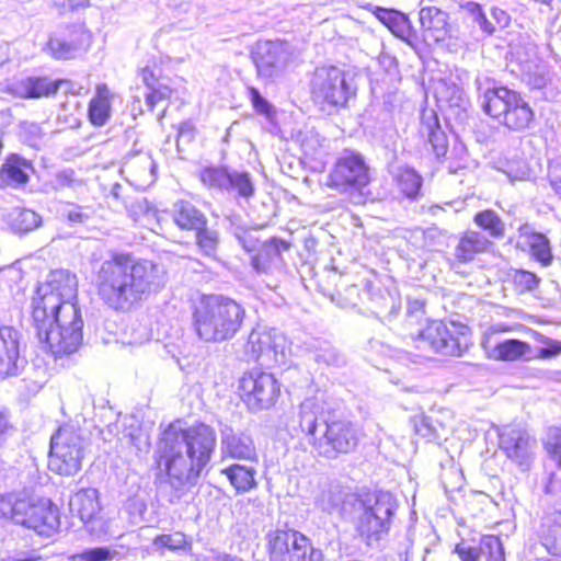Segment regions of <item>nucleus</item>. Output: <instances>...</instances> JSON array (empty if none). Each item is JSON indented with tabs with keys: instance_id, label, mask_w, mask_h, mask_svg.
Segmentation results:
<instances>
[{
	"instance_id": "f257e3e1",
	"label": "nucleus",
	"mask_w": 561,
	"mask_h": 561,
	"mask_svg": "<svg viewBox=\"0 0 561 561\" xmlns=\"http://www.w3.org/2000/svg\"><path fill=\"white\" fill-rule=\"evenodd\" d=\"M77 297V276L66 270L51 272L33 297L37 337L54 356L75 353L82 343L83 321Z\"/></svg>"
},
{
	"instance_id": "f03ea898",
	"label": "nucleus",
	"mask_w": 561,
	"mask_h": 561,
	"mask_svg": "<svg viewBox=\"0 0 561 561\" xmlns=\"http://www.w3.org/2000/svg\"><path fill=\"white\" fill-rule=\"evenodd\" d=\"M164 284L165 271L161 265L149 260H137L126 253L113 254L101 262L95 271L101 300L117 311H129Z\"/></svg>"
},
{
	"instance_id": "7ed1b4c3",
	"label": "nucleus",
	"mask_w": 561,
	"mask_h": 561,
	"mask_svg": "<svg viewBox=\"0 0 561 561\" xmlns=\"http://www.w3.org/2000/svg\"><path fill=\"white\" fill-rule=\"evenodd\" d=\"M216 446L214 430L205 424L178 431L170 426L160 443L159 467L172 489L182 491L196 483Z\"/></svg>"
},
{
	"instance_id": "20e7f679",
	"label": "nucleus",
	"mask_w": 561,
	"mask_h": 561,
	"mask_svg": "<svg viewBox=\"0 0 561 561\" xmlns=\"http://www.w3.org/2000/svg\"><path fill=\"white\" fill-rule=\"evenodd\" d=\"M299 426L307 443L320 455L330 459L340 454H348L358 444L356 426L346 420L328 421L319 413V407L312 399L300 404Z\"/></svg>"
},
{
	"instance_id": "39448f33",
	"label": "nucleus",
	"mask_w": 561,
	"mask_h": 561,
	"mask_svg": "<svg viewBox=\"0 0 561 561\" xmlns=\"http://www.w3.org/2000/svg\"><path fill=\"white\" fill-rule=\"evenodd\" d=\"M243 318L244 309L233 299L220 295L203 296L194 310V327L199 339L224 342L236 335Z\"/></svg>"
},
{
	"instance_id": "423d86ee",
	"label": "nucleus",
	"mask_w": 561,
	"mask_h": 561,
	"mask_svg": "<svg viewBox=\"0 0 561 561\" xmlns=\"http://www.w3.org/2000/svg\"><path fill=\"white\" fill-rule=\"evenodd\" d=\"M0 513L41 536H53L60 525L58 507L26 490L2 495Z\"/></svg>"
},
{
	"instance_id": "0eeeda50",
	"label": "nucleus",
	"mask_w": 561,
	"mask_h": 561,
	"mask_svg": "<svg viewBox=\"0 0 561 561\" xmlns=\"http://www.w3.org/2000/svg\"><path fill=\"white\" fill-rule=\"evenodd\" d=\"M396 510V499L388 492L380 491L360 501L354 523L358 539L367 547H377L389 534Z\"/></svg>"
},
{
	"instance_id": "6e6552de",
	"label": "nucleus",
	"mask_w": 561,
	"mask_h": 561,
	"mask_svg": "<svg viewBox=\"0 0 561 561\" xmlns=\"http://www.w3.org/2000/svg\"><path fill=\"white\" fill-rule=\"evenodd\" d=\"M483 111L512 130H524L530 126L535 114L529 104L516 91L505 87L485 89L482 94Z\"/></svg>"
},
{
	"instance_id": "1a4fd4ad",
	"label": "nucleus",
	"mask_w": 561,
	"mask_h": 561,
	"mask_svg": "<svg viewBox=\"0 0 561 561\" xmlns=\"http://www.w3.org/2000/svg\"><path fill=\"white\" fill-rule=\"evenodd\" d=\"M271 561H325L322 550L314 548L301 533L277 529L267 535Z\"/></svg>"
},
{
	"instance_id": "9d476101",
	"label": "nucleus",
	"mask_w": 561,
	"mask_h": 561,
	"mask_svg": "<svg viewBox=\"0 0 561 561\" xmlns=\"http://www.w3.org/2000/svg\"><path fill=\"white\" fill-rule=\"evenodd\" d=\"M313 101L324 107H342L354 94L346 81L344 70L334 66H323L314 70L311 80Z\"/></svg>"
},
{
	"instance_id": "9b49d317",
	"label": "nucleus",
	"mask_w": 561,
	"mask_h": 561,
	"mask_svg": "<svg viewBox=\"0 0 561 561\" xmlns=\"http://www.w3.org/2000/svg\"><path fill=\"white\" fill-rule=\"evenodd\" d=\"M84 458L81 436L70 427H61L50 440L48 468L61 476L76 474Z\"/></svg>"
},
{
	"instance_id": "f8f14e48",
	"label": "nucleus",
	"mask_w": 561,
	"mask_h": 561,
	"mask_svg": "<svg viewBox=\"0 0 561 561\" xmlns=\"http://www.w3.org/2000/svg\"><path fill=\"white\" fill-rule=\"evenodd\" d=\"M286 337L277 330L257 327L249 334L244 352L267 367L283 365L286 360Z\"/></svg>"
},
{
	"instance_id": "ddd939ff",
	"label": "nucleus",
	"mask_w": 561,
	"mask_h": 561,
	"mask_svg": "<svg viewBox=\"0 0 561 561\" xmlns=\"http://www.w3.org/2000/svg\"><path fill=\"white\" fill-rule=\"evenodd\" d=\"M465 328L455 322L431 321L419 334L417 347L444 355H460L466 342Z\"/></svg>"
},
{
	"instance_id": "4468645a",
	"label": "nucleus",
	"mask_w": 561,
	"mask_h": 561,
	"mask_svg": "<svg viewBox=\"0 0 561 561\" xmlns=\"http://www.w3.org/2000/svg\"><path fill=\"white\" fill-rule=\"evenodd\" d=\"M369 182L368 168L364 160L354 153L340 157L330 172L327 185L340 193L357 192L359 198Z\"/></svg>"
},
{
	"instance_id": "2eb2a0df",
	"label": "nucleus",
	"mask_w": 561,
	"mask_h": 561,
	"mask_svg": "<svg viewBox=\"0 0 561 561\" xmlns=\"http://www.w3.org/2000/svg\"><path fill=\"white\" fill-rule=\"evenodd\" d=\"M240 393L247 407L252 411L268 409L279 394L277 380L272 374L252 370L240 379Z\"/></svg>"
},
{
	"instance_id": "dca6fc26",
	"label": "nucleus",
	"mask_w": 561,
	"mask_h": 561,
	"mask_svg": "<svg viewBox=\"0 0 561 561\" xmlns=\"http://www.w3.org/2000/svg\"><path fill=\"white\" fill-rule=\"evenodd\" d=\"M293 59L291 46L283 41H260L253 50V61L260 78L279 77Z\"/></svg>"
},
{
	"instance_id": "f3484780",
	"label": "nucleus",
	"mask_w": 561,
	"mask_h": 561,
	"mask_svg": "<svg viewBox=\"0 0 561 561\" xmlns=\"http://www.w3.org/2000/svg\"><path fill=\"white\" fill-rule=\"evenodd\" d=\"M20 340L19 331L12 327L0 328V380L21 375L27 365Z\"/></svg>"
},
{
	"instance_id": "a211bd4d",
	"label": "nucleus",
	"mask_w": 561,
	"mask_h": 561,
	"mask_svg": "<svg viewBox=\"0 0 561 561\" xmlns=\"http://www.w3.org/2000/svg\"><path fill=\"white\" fill-rule=\"evenodd\" d=\"M506 331L505 327L496 325L484 333L482 346L488 356L495 360L515 362L527 356L531 350L530 345L519 340L507 339L496 341L495 334Z\"/></svg>"
},
{
	"instance_id": "6ab92c4d",
	"label": "nucleus",
	"mask_w": 561,
	"mask_h": 561,
	"mask_svg": "<svg viewBox=\"0 0 561 561\" xmlns=\"http://www.w3.org/2000/svg\"><path fill=\"white\" fill-rule=\"evenodd\" d=\"M221 461L226 459L244 460L250 463H257L259 456L251 436L234 432L226 426L220 433Z\"/></svg>"
},
{
	"instance_id": "aec40b11",
	"label": "nucleus",
	"mask_w": 561,
	"mask_h": 561,
	"mask_svg": "<svg viewBox=\"0 0 561 561\" xmlns=\"http://www.w3.org/2000/svg\"><path fill=\"white\" fill-rule=\"evenodd\" d=\"M66 80H50L46 77H27L8 84L7 90L12 95L22 99H38L55 94Z\"/></svg>"
},
{
	"instance_id": "412c9836",
	"label": "nucleus",
	"mask_w": 561,
	"mask_h": 561,
	"mask_svg": "<svg viewBox=\"0 0 561 561\" xmlns=\"http://www.w3.org/2000/svg\"><path fill=\"white\" fill-rule=\"evenodd\" d=\"M140 77L148 89L146 103L150 110L171 98L173 93L172 81L170 78L162 76L160 67L156 65L147 66L141 69Z\"/></svg>"
},
{
	"instance_id": "4be33fe9",
	"label": "nucleus",
	"mask_w": 561,
	"mask_h": 561,
	"mask_svg": "<svg viewBox=\"0 0 561 561\" xmlns=\"http://www.w3.org/2000/svg\"><path fill=\"white\" fill-rule=\"evenodd\" d=\"M122 173L133 186L145 190L156 181V163L149 154H137L125 160Z\"/></svg>"
},
{
	"instance_id": "5701e85b",
	"label": "nucleus",
	"mask_w": 561,
	"mask_h": 561,
	"mask_svg": "<svg viewBox=\"0 0 561 561\" xmlns=\"http://www.w3.org/2000/svg\"><path fill=\"white\" fill-rule=\"evenodd\" d=\"M534 439L518 426H504L500 433V446L507 456L523 463L530 455Z\"/></svg>"
},
{
	"instance_id": "b1692460",
	"label": "nucleus",
	"mask_w": 561,
	"mask_h": 561,
	"mask_svg": "<svg viewBox=\"0 0 561 561\" xmlns=\"http://www.w3.org/2000/svg\"><path fill=\"white\" fill-rule=\"evenodd\" d=\"M33 170L30 160L18 153H10L0 168V188L24 186Z\"/></svg>"
},
{
	"instance_id": "393cba45",
	"label": "nucleus",
	"mask_w": 561,
	"mask_h": 561,
	"mask_svg": "<svg viewBox=\"0 0 561 561\" xmlns=\"http://www.w3.org/2000/svg\"><path fill=\"white\" fill-rule=\"evenodd\" d=\"M420 133L427 139L437 158L444 157L447 153L448 140L433 110H424L422 112Z\"/></svg>"
},
{
	"instance_id": "a878e982",
	"label": "nucleus",
	"mask_w": 561,
	"mask_h": 561,
	"mask_svg": "<svg viewBox=\"0 0 561 561\" xmlns=\"http://www.w3.org/2000/svg\"><path fill=\"white\" fill-rule=\"evenodd\" d=\"M69 507L71 513L77 515L83 524L93 523L101 511L98 490L89 488L75 493L70 497Z\"/></svg>"
},
{
	"instance_id": "bb28decb",
	"label": "nucleus",
	"mask_w": 561,
	"mask_h": 561,
	"mask_svg": "<svg viewBox=\"0 0 561 561\" xmlns=\"http://www.w3.org/2000/svg\"><path fill=\"white\" fill-rule=\"evenodd\" d=\"M447 13L436 7H425L420 11V24L425 41L440 42L447 35Z\"/></svg>"
},
{
	"instance_id": "cd10ccee",
	"label": "nucleus",
	"mask_w": 561,
	"mask_h": 561,
	"mask_svg": "<svg viewBox=\"0 0 561 561\" xmlns=\"http://www.w3.org/2000/svg\"><path fill=\"white\" fill-rule=\"evenodd\" d=\"M107 84L100 83L95 88V94L89 103V118L94 126H103L111 117L112 103L116 99Z\"/></svg>"
},
{
	"instance_id": "c85d7f7f",
	"label": "nucleus",
	"mask_w": 561,
	"mask_h": 561,
	"mask_svg": "<svg viewBox=\"0 0 561 561\" xmlns=\"http://www.w3.org/2000/svg\"><path fill=\"white\" fill-rule=\"evenodd\" d=\"M193 539L182 531L159 534L153 537L150 550L163 554L170 552H190L192 550Z\"/></svg>"
},
{
	"instance_id": "c756f323",
	"label": "nucleus",
	"mask_w": 561,
	"mask_h": 561,
	"mask_svg": "<svg viewBox=\"0 0 561 561\" xmlns=\"http://www.w3.org/2000/svg\"><path fill=\"white\" fill-rule=\"evenodd\" d=\"M237 492H248L256 486V469L252 465L232 463L220 470Z\"/></svg>"
},
{
	"instance_id": "7c9ffc66",
	"label": "nucleus",
	"mask_w": 561,
	"mask_h": 561,
	"mask_svg": "<svg viewBox=\"0 0 561 561\" xmlns=\"http://www.w3.org/2000/svg\"><path fill=\"white\" fill-rule=\"evenodd\" d=\"M174 222L181 229L196 230L206 226V217L188 202H178L173 209Z\"/></svg>"
},
{
	"instance_id": "2f4dec72",
	"label": "nucleus",
	"mask_w": 561,
	"mask_h": 561,
	"mask_svg": "<svg viewBox=\"0 0 561 561\" xmlns=\"http://www.w3.org/2000/svg\"><path fill=\"white\" fill-rule=\"evenodd\" d=\"M377 19L385 24L397 37L408 39L412 34L410 20L403 13L394 10L377 8L375 11Z\"/></svg>"
},
{
	"instance_id": "473e14b6",
	"label": "nucleus",
	"mask_w": 561,
	"mask_h": 561,
	"mask_svg": "<svg viewBox=\"0 0 561 561\" xmlns=\"http://www.w3.org/2000/svg\"><path fill=\"white\" fill-rule=\"evenodd\" d=\"M489 244V240L483 234L476 231L467 232L459 240L455 256L461 262H469L476 254L485 251Z\"/></svg>"
},
{
	"instance_id": "72a5a7b5",
	"label": "nucleus",
	"mask_w": 561,
	"mask_h": 561,
	"mask_svg": "<svg viewBox=\"0 0 561 561\" xmlns=\"http://www.w3.org/2000/svg\"><path fill=\"white\" fill-rule=\"evenodd\" d=\"M541 528L542 545L550 553L561 554V515L546 516Z\"/></svg>"
},
{
	"instance_id": "f704fd0d",
	"label": "nucleus",
	"mask_w": 561,
	"mask_h": 561,
	"mask_svg": "<svg viewBox=\"0 0 561 561\" xmlns=\"http://www.w3.org/2000/svg\"><path fill=\"white\" fill-rule=\"evenodd\" d=\"M280 245L284 242L273 239L265 242L259 253L252 259V266L257 273H267L280 262Z\"/></svg>"
},
{
	"instance_id": "c9c22d12",
	"label": "nucleus",
	"mask_w": 561,
	"mask_h": 561,
	"mask_svg": "<svg viewBox=\"0 0 561 561\" xmlns=\"http://www.w3.org/2000/svg\"><path fill=\"white\" fill-rule=\"evenodd\" d=\"M80 48L78 38H67L64 34H54L49 37L45 50L56 59L72 58Z\"/></svg>"
},
{
	"instance_id": "e433bc0d",
	"label": "nucleus",
	"mask_w": 561,
	"mask_h": 561,
	"mask_svg": "<svg viewBox=\"0 0 561 561\" xmlns=\"http://www.w3.org/2000/svg\"><path fill=\"white\" fill-rule=\"evenodd\" d=\"M342 501L343 496L339 486L324 483L314 499V504L323 512L332 513L340 508Z\"/></svg>"
},
{
	"instance_id": "4c0bfd02",
	"label": "nucleus",
	"mask_w": 561,
	"mask_h": 561,
	"mask_svg": "<svg viewBox=\"0 0 561 561\" xmlns=\"http://www.w3.org/2000/svg\"><path fill=\"white\" fill-rule=\"evenodd\" d=\"M230 171L221 167H207L199 171V180L204 186L226 191Z\"/></svg>"
},
{
	"instance_id": "58836bf2",
	"label": "nucleus",
	"mask_w": 561,
	"mask_h": 561,
	"mask_svg": "<svg viewBox=\"0 0 561 561\" xmlns=\"http://www.w3.org/2000/svg\"><path fill=\"white\" fill-rule=\"evenodd\" d=\"M227 192H236L240 197L250 198L254 194V185L248 172L230 171Z\"/></svg>"
},
{
	"instance_id": "ea45409f",
	"label": "nucleus",
	"mask_w": 561,
	"mask_h": 561,
	"mask_svg": "<svg viewBox=\"0 0 561 561\" xmlns=\"http://www.w3.org/2000/svg\"><path fill=\"white\" fill-rule=\"evenodd\" d=\"M527 242L536 260L543 266L550 265L552 254L548 239L541 233L531 232L527 236Z\"/></svg>"
},
{
	"instance_id": "a19ab883",
	"label": "nucleus",
	"mask_w": 561,
	"mask_h": 561,
	"mask_svg": "<svg viewBox=\"0 0 561 561\" xmlns=\"http://www.w3.org/2000/svg\"><path fill=\"white\" fill-rule=\"evenodd\" d=\"M474 222L494 238L504 236V224L499 215L493 210H483L478 213L474 216Z\"/></svg>"
},
{
	"instance_id": "79ce46f5",
	"label": "nucleus",
	"mask_w": 561,
	"mask_h": 561,
	"mask_svg": "<svg viewBox=\"0 0 561 561\" xmlns=\"http://www.w3.org/2000/svg\"><path fill=\"white\" fill-rule=\"evenodd\" d=\"M414 428L420 436L427 440L442 438V432L444 431V427L440 423L425 415L415 417Z\"/></svg>"
},
{
	"instance_id": "37998d69",
	"label": "nucleus",
	"mask_w": 561,
	"mask_h": 561,
	"mask_svg": "<svg viewBox=\"0 0 561 561\" xmlns=\"http://www.w3.org/2000/svg\"><path fill=\"white\" fill-rule=\"evenodd\" d=\"M58 213L60 217L73 225L85 224L91 219L93 215V211L90 207L70 203L61 205Z\"/></svg>"
},
{
	"instance_id": "c03bdc74",
	"label": "nucleus",
	"mask_w": 561,
	"mask_h": 561,
	"mask_svg": "<svg viewBox=\"0 0 561 561\" xmlns=\"http://www.w3.org/2000/svg\"><path fill=\"white\" fill-rule=\"evenodd\" d=\"M398 184L400 190L407 197H414L421 188L422 179L412 169H404L398 176Z\"/></svg>"
},
{
	"instance_id": "a18cd8bd",
	"label": "nucleus",
	"mask_w": 561,
	"mask_h": 561,
	"mask_svg": "<svg viewBox=\"0 0 561 561\" xmlns=\"http://www.w3.org/2000/svg\"><path fill=\"white\" fill-rule=\"evenodd\" d=\"M127 211L135 221H149L156 217V210L146 198H138L131 201L127 205Z\"/></svg>"
},
{
	"instance_id": "49530a36",
	"label": "nucleus",
	"mask_w": 561,
	"mask_h": 561,
	"mask_svg": "<svg viewBox=\"0 0 561 561\" xmlns=\"http://www.w3.org/2000/svg\"><path fill=\"white\" fill-rule=\"evenodd\" d=\"M196 242L204 254L211 256L215 254L218 245V234L215 230L207 229L204 226L196 229Z\"/></svg>"
},
{
	"instance_id": "de8ad7c7",
	"label": "nucleus",
	"mask_w": 561,
	"mask_h": 561,
	"mask_svg": "<svg viewBox=\"0 0 561 561\" xmlns=\"http://www.w3.org/2000/svg\"><path fill=\"white\" fill-rule=\"evenodd\" d=\"M116 556V551L108 547H96L73 554L69 561H110Z\"/></svg>"
},
{
	"instance_id": "09e8293b",
	"label": "nucleus",
	"mask_w": 561,
	"mask_h": 561,
	"mask_svg": "<svg viewBox=\"0 0 561 561\" xmlns=\"http://www.w3.org/2000/svg\"><path fill=\"white\" fill-rule=\"evenodd\" d=\"M480 550L482 554H486L488 561H505L503 545L497 537H484Z\"/></svg>"
},
{
	"instance_id": "8fccbe9b",
	"label": "nucleus",
	"mask_w": 561,
	"mask_h": 561,
	"mask_svg": "<svg viewBox=\"0 0 561 561\" xmlns=\"http://www.w3.org/2000/svg\"><path fill=\"white\" fill-rule=\"evenodd\" d=\"M545 449L561 468V427H551L545 439Z\"/></svg>"
},
{
	"instance_id": "3c124183",
	"label": "nucleus",
	"mask_w": 561,
	"mask_h": 561,
	"mask_svg": "<svg viewBox=\"0 0 561 561\" xmlns=\"http://www.w3.org/2000/svg\"><path fill=\"white\" fill-rule=\"evenodd\" d=\"M41 225V217L31 209H22L14 219V226L18 230L27 232Z\"/></svg>"
},
{
	"instance_id": "603ef678",
	"label": "nucleus",
	"mask_w": 561,
	"mask_h": 561,
	"mask_svg": "<svg viewBox=\"0 0 561 561\" xmlns=\"http://www.w3.org/2000/svg\"><path fill=\"white\" fill-rule=\"evenodd\" d=\"M513 282L520 290H533L535 289L540 279L539 277L528 271L517 270L513 274Z\"/></svg>"
},
{
	"instance_id": "864d4df0",
	"label": "nucleus",
	"mask_w": 561,
	"mask_h": 561,
	"mask_svg": "<svg viewBox=\"0 0 561 561\" xmlns=\"http://www.w3.org/2000/svg\"><path fill=\"white\" fill-rule=\"evenodd\" d=\"M468 9L473 15L474 22L479 25V27L486 33L488 35H491L494 33L495 27L494 25L488 20L484 12L482 11V8L480 4L476 2H469Z\"/></svg>"
},
{
	"instance_id": "5fc2aeb1",
	"label": "nucleus",
	"mask_w": 561,
	"mask_h": 561,
	"mask_svg": "<svg viewBox=\"0 0 561 561\" xmlns=\"http://www.w3.org/2000/svg\"><path fill=\"white\" fill-rule=\"evenodd\" d=\"M151 339V332L146 324L136 323L130 328L129 345H140Z\"/></svg>"
},
{
	"instance_id": "6e6d98bb",
	"label": "nucleus",
	"mask_w": 561,
	"mask_h": 561,
	"mask_svg": "<svg viewBox=\"0 0 561 561\" xmlns=\"http://www.w3.org/2000/svg\"><path fill=\"white\" fill-rule=\"evenodd\" d=\"M317 360L331 366H341L344 364L343 356L333 347H325L321 350L317 354Z\"/></svg>"
},
{
	"instance_id": "4d7b16f0",
	"label": "nucleus",
	"mask_w": 561,
	"mask_h": 561,
	"mask_svg": "<svg viewBox=\"0 0 561 561\" xmlns=\"http://www.w3.org/2000/svg\"><path fill=\"white\" fill-rule=\"evenodd\" d=\"M561 354V341L547 339L538 351V358L547 359Z\"/></svg>"
},
{
	"instance_id": "13d9d810",
	"label": "nucleus",
	"mask_w": 561,
	"mask_h": 561,
	"mask_svg": "<svg viewBox=\"0 0 561 561\" xmlns=\"http://www.w3.org/2000/svg\"><path fill=\"white\" fill-rule=\"evenodd\" d=\"M455 552L461 561H478L481 554L480 548L468 546L465 542L458 543Z\"/></svg>"
},
{
	"instance_id": "bf43d9fd",
	"label": "nucleus",
	"mask_w": 561,
	"mask_h": 561,
	"mask_svg": "<svg viewBox=\"0 0 561 561\" xmlns=\"http://www.w3.org/2000/svg\"><path fill=\"white\" fill-rule=\"evenodd\" d=\"M89 0H53L54 5L60 11L76 10L88 4Z\"/></svg>"
},
{
	"instance_id": "052dcab7",
	"label": "nucleus",
	"mask_w": 561,
	"mask_h": 561,
	"mask_svg": "<svg viewBox=\"0 0 561 561\" xmlns=\"http://www.w3.org/2000/svg\"><path fill=\"white\" fill-rule=\"evenodd\" d=\"M250 93L253 106L261 113H267L270 110L268 102L260 94L256 89H251Z\"/></svg>"
},
{
	"instance_id": "680f3d73",
	"label": "nucleus",
	"mask_w": 561,
	"mask_h": 561,
	"mask_svg": "<svg viewBox=\"0 0 561 561\" xmlns=\"http://www.w3.org/2000/svg\"><path fill=\"white\" fill-rule=\"evenodd\" d=\"M549 179L556 193L561 195V170L558 165L549 168Z\"/></svg>"
},
{
	"instance_id": "e2e57ef3",
	"label": "nucleus",
	"mask_w": 561,
	"mask_h": 561,
	"mask_svg": "<svg viewBox=\"0 0 561 561\" xmlns=\"http://www.w3.org/2000/svg\"><path fill=\"white\" fill-rule=\"evenodd\" d=\"M195 134V127L191 122H184L179 128V140L190 141Z\"/></svg>"
},
{
	"instance_id": "0e129e2a",
	"label": "nucleus",
	"mask_w": 561,
	"mask_h": 561,
	"mask_svg": "<svg viewBox=\"0 0 561 561\" xmlns=\"http://www.w3.org/2000/svg\"><path fill=\"white\" fill-rule=\"evenodd\" d=\"M548 72L545 68H538L537 72L534 75V78L529 79V83L533 84L534 88L540 89L546 85L548 78Z\"/></svg>"
},
{
	"instance_id": "69168bd1",
	"label": "nucleus",
	"mask_w": 561,
	"mask_h": 561,
	"mask_svg": "<svg viewBox=\"0 0 561 561\" xmlns=\"http://www.w3.org/2000/svg\"><path fill=\"white\" fill-rule=\"evenodd\" d=\"M492 16L502 27L507 26L510 23V15L502 9L494 8L492 10Z\"/></svg>"
},
{
	"instance_id": "338daca9",
	"label": "nucleus",
	"mask_w": 561,
	"mask_h": 561,
	"mask_svg": "<svg viewBox=\"0 0 561 561\" xmlns=\"http://www.w3.org/2000/svg\"><path fill=\"white\" fill-rule=\"evenodd\" d=\"M72 175H73V172L72 171H65L62 173H60L58 175V180L59 182H61L62 184H70L71 181H72Z\"/></svg>"
},
{
	"instance_id": "774afa93",
	"label": "nucleus",
	"mask_w": 561,
	"mask_h": 561,
	"mask_svg": "<svg viewBox=\"0 0 561 561\" xmlns=\"http://www.w3.org/2000/svg\"><path fill=\"white\" fill-rule=\"evenodd\" d=\"M36 558L21 557V556H9L2 561H36Z\"/></svg>"
}]
</instances>
